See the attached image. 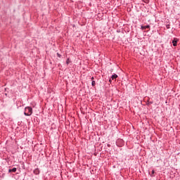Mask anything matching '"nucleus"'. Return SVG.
Listing matches in <instances>:
<instances>
[{"instance_id": "1", "label": "nucleus", "mask_w": 180, "mask_h": 180, "mask_svg": "<svg viewBox=\"0 0 180 180\" xmlns=\"http://www.w3.org/2000/svg\"><path fill=\"white\" fill-rule=\"evenodd\" d=\"M32 113H33V108L32 107H26L25 108V116H32Z\"/></svg>"}, {"instance_id": "2", "label": "nucleus", "mask_w": 180, "mask_h": 180, "mask_svg": "<svg viewBox=\"0 0 180 180\" xmlns=\"http://www.w3.org/2000/svg\"><path fill=\"white\" fill-rule=\"evenodd\" d=\"M177 43H178V39L174 38V39L172 41V44L174 46V47H176Z\"/></svg>"}, {"instance_id": "3", "label": "nucleus", "mask_w": 180, "mask_h": 180, "mask_svg": "<svg viewBox=\"0 0 180 180\" xmlns=\"http://www.w3.org/2000/svg\"><path fill=\"white\" fill-rule=\"evenodd\" d=\"M150 26L148 25H145V26L141 25V30H146V29H150Z\"/></svg>"}, {"instance_id": "4", "label": "nucleus", "mask_w": 180, "mask_h": 180, "mask_svg": "<svg viewBox=\"0 0 180 180\" xmlns=\"http://www.w3.org/2000/svg\"><path fill=\"white\" fill-rule=\"evenodd\" d=\"M33 173L35 175H39V174H40V170L39 169V168H37V169H34Z\"/></svg>"}, {"instance_id": "5", "label": "nucleus", "mask_w": 180, "mask_h": 180, "mask_svg": "<svg viewBox=\"0 0 180 180\" xmlns=\"http://www.w3.org/2000/svg\"><path fill=\"white\" fill-rule=\"evenodd\" d=\"M17 171V169L15 167L13 168V169H8V172L11 173V172H16Z\"/></svg>"}, {"instance_id": "6", "label": "nucleus", "mask_w": 180, "mask_h": 180, "mask_svg": "<svg viewBox=\"0 0 180 180\" xmlns=\"http://www.w3.org/2000/svg\"><path fill=\"white\" fill-rule=\"evenodd\" d=\"M116 78H117V75L114 74L111 76V79H116Z\"/></svg>"}, {"instance_id": "7", "label": "nucleus", "mask_w": 180, "mask_h": 180, "mask_svg": "<svg viewBox=\"0 0 180 180\" xmlns=\"http://www.w3.org/2000/svg\"><path fill=\"white\" fill-rule=\"evenodd\" d=\"M91 85L92 86H95V85H96V82L94 80H92Z\"/></svg>"}, {"instance_id": "8", "label": "nucleus", "mask_w": 180, "mask_h": 180, "mask_svg": "<svg viewBox=\"0 0 180 180\" xmlns=\"http://www.w3.org/2000/svg\"><path fill=\"white\" fill-rule=\"evenodd\" d=\"M70 58H68L67 60H66V64L67 65H68V64H70Z\"/></svg>"}, {"instance_id": "9", "label": "nucleus", "mask_w": 180, "mask_h": 180, "mask_svg": "<svg viewBox=\"0 0 180 180\" xmlns=\"http://www.w3.org/2000/svg\"><path fill=\"white\" fill-rule=\"evenodd\" d=\"M154 174H155V172L154 170H152V174H150V176H154Z\"/></svg>"}, {"instance_id": "10", "label": "nucleus", "mask_w": 180, "mask_h": 180, "mask_svg": "<svg viewBox=\"0 0 180 180\" xmlns=\"http://www.w3.org/2000/svg\"><path fill=\"white\" fill-rule=\"evenodd\" d=\"M57 56H58L59 58H61V54H60L59 53H57Z\"/></svg>"}, {"instance_id": "11", "label": "nucleus", "mask_w": 180, "mask_h": 180, "mask_svg": "<svg viewBox=\"0 0 180 180\" xmlns=\"http://www.w3.org/2000/svg\"><path fill=\"white\" fill-rule=\"evenodd\" d=\"M166 27H167V29H169V27H170L169 24L167 25H166Z\"/></svg>"}, {"instance_id": "12", "label": "nucleus", "mask_w": 180, "mask_h": 180, "mask_svg": "<svg viewBox=\"0 0 180 180\" xmlns=\"http://www.w3.org/2000/svg\"><path fill=\"white\" fill-rule=\"evenodd\" d=\"M92 81H94V79H95V78L94 77H91Z\"/></svg>"}, {"instance_id": "13", "label": "nucleus", "mask_w": 180, "mask_h": 180, "mask_svg": "<svg viewBox=\"0 0 180 180\" xmlns=\"http://www.w3.org/2000/svg\"><path fill=\"white\" fill-rule=\"evenodd\" d=\"M109 82H112V79H109Z\"/></svg>"}, {"instance_id": "14", "label": "nucleus", "mask_w": 180, "mask_h": 180, "mask_svg": "<svg viewBox=\"0 0 180 180\" xmlns=\"http://www.w3.org/2000/svg\"><path fill=\"white\" fill-rule=\"evenodd\" d=\"M149 103H153V102H150Z\"/></svg>"}]
</instances>
